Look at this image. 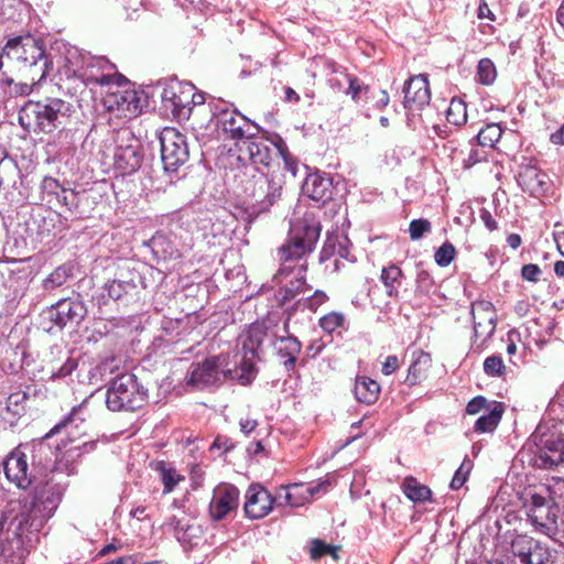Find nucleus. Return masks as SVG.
Instances as JSON below:
<instances>
[{"mask_svg": "<svg viewBox=\"0 0 564 564\" xmlns=\"http://www.w3.org/2000/svg\"><path fill=\"white\" fill-rule=\"evenodd\" d=\"M4 59L17 63L21 70H29L33 83H41L54 66L43 40L31 34L9 39L0 52V70L4 67Z\"/></svg>", "mask_w": 564, "mask_h": 564, "instance_id": "1", "label": "nucleus"}, {"mask_svg": "<svg viewBox=\"0 0 564 564\" xmlns=\"http://www.w3.org/2000/svg\"><path fill=\"white\" fill-rule=\"evenodd\" d=\"M519 456L538 468L558 466L564 463V434L547 424H539Z\"/></svg>", "mask_w": 564, "mask_h": 564, "instance_id": "2", "label": "nucleus"}, {"mask_svg": "<svg viewBox=\"0 0 564 564\" xmlns=\"http://www.w3.org/2000/svg\"><path fill=\"white\" fill-rule=\"evenodd\" d=\"M70 105L59 98L29 100L19 111L20 124L35 133H52L68 117Z\"/></svg>", "mask_w": 564, "mask_h": 564, "instance_id": "3", "label": "nucleus"}, {"mask_svg": "<svg viewBox=\"0 0 564 564\" xmlns=\"http://www.w3.org/2000/svg\"><path fill=\"white\" fill-rule=\"evenodd\" d=\"M210 121L215 126L219 138L234 141L240 147L246 140L252 139L260 132V127L232 109L223 100L209 102Z\"/></svg>", "mask_w": 564, "mask_h": 564, "instance_id": "4", "label": "nucleus"}, {"mask_svg": "<svg viewBox=\"0 0 564 564\" xmlns=\"http://www.w3.org/2000/svg\"><path fill=\"white\" fill-rule=\"evenodd\" d=\"M247 175V180L243 181V192L252 200L249 215L256 217L269 212L281 199L283 180L280 175H269L257 167H248Z\"/></svg>", "mask_w": 564, "mask_h": 564, "instance_id": "5", "label": "nucleus"}, {"mask_svg": "<svg viewBox=\"0 0 564 564\" xmlns=\"http://www.w3.org/2000/svg\"><path fill=\"white\" fill-rule=\"evenodd\" d=\"M319 223L305 217L291 225L289 239L279 249L281 264L302 263L303 258L311 253L319 238Z\"/></svg>", "mask_w": 564, "mask_h": 564, "instance_id": "6", "label": "nucleus"}, {"mask_svg": "<svg viewBox=\"0 0 564 564\" xmlns=\"http://www.w3.org/2000/svg\"><path fill=\"white\" fill-rule=\"evenodd\" d=\"M148 399L144 389L133 373H122L109 382L106 405L112 412H133L141 409Z\"/></svg>", "mask_w": 564, "mask_h": 564, "instance_id": "7", "label": "nucleus"}, {"mask_svg": "<svg viewBox=\"0 0 564 564\" xmlns=\"http://www.w3.org/2000/svg\"><path fill=\"white\" fill-rule=\"evenodd\" d=\"M231 376L228 357L224 355L208 357L202 362L192 365L186 376V384L195 389H204L223 383Z\"/></svg>", "mask_w": 564, "mask_h": 564, "instance_id": "8", "label": "nucleus"}, {"mask_svg": "<svg viewBox=\"0 0 564 564\" xmlns=\"http://www.w3.org/2000/svg\"><path fill=\"white\" fill-rule=\"evenodd\" d=\"M267 337L263 324L254 323L249 326L238 338L240 351V380L243 384L249 383L256 376L254 361L259 359V349Z\"/></svg>", "mask_w": 564, "mask_h": 564, "instance_id": "9", "label": "nucleus"}, {"mask_svg": "<svg viewBox=\"0 0 564 564\" xmlns=\"http://www.w3.org/2000/svg\"><path fill=\"white\" fill-rule=\"evenodd\" d=\"M161 160L165 172L174 173L189 158L186 137L172 127L164 128L160 133Z\"/></svg>", "mask_w": 564, "mask_h": 564, "instance_id": "10", "label": "nucleus"}, {"mask_svg": "<svg viewBox=\"0 0 564 564\" xmlns=\"http://www.w3.org/2000/svg\"><path fill=\"white\" fill-rule=\"evenodd\" d=\"M124 77L117 72L116 65L105 56H95L88 53L84 61V69L80 80L84 85H97L100 87H110L119 85Z\"/></svg>", "mask_w": 564, "mask_h": 564, "instance_id": "11", "label": "nucleus"}, {"mask_svg": "<svg viewBox=\"0 0 564 564\" xmlns=\"http://www.w3.org/2000/svg\"><path fill=\"white\" fill-rule=\"evenodd\" d=\"M123 139L122 135L121 143L117 144L111 153H108L110 147H107L102 151V156L106 164L112 165L122 175H129L140 167L142 154L137 140L128 138L130 142L123 144Z\"/></svg>", "mask_w": 564, "mask_h": 564, "instance_id": "12", "label": "nucleus"}, {"mask_svg": "<svg viewBox=\"0 0 564 564\" xmlns=\"http://www.w3.org/2000/svg\"><path fill=\"white\" fill-rule=\"evenodd\" d=\"M162 104L165 110L178 120H187L192 112L193 85L171 83L166 85L161 94Z\"/></svg>", "mask_w": 564, "mask_h": 564, "instance_id": "13", "label": "nucleus"}, {"mask_svg": "<svg viewBox=\"0 0 564 564\" xmlns=\"http://www.w3.org/2000/svg\"><path fill=\"white\" fill-rule=\"evenodd\" d=\"M122 83L107 87L104 106L118 118H133L140 112V98L131 89H121Z\"/></svg>", "mask_w": 564, "mask_h": 564, "instance_id": "14", "label": "nucleus"}, {"mask_svg": "<svg viewBox=\"0 0 564 564\" xmlns=\"http://www.w3.org/2000/svg\"><path fill=\"white\" fill-rule=\"evenodd\" d=\"M306 263L281 264L274 281L279 285V296L283 303L291 301L297 294L304 292Z\"/></svg>", "mask_w": 564, "mask_h": 564, "instance_id": "15", "label": "nucleus"}, {"mask_svg": "<svg viewBox=\"0 0 564 564\" xmlns=\"http://www.w3.org/2000/svg\"><path fill=\"white\" fill-rule=\"evenodd\" d=\"M86 315L87 307L78 297L62 299L47 311L48 319L59 329L67 325H79Z\"/></svg>", "mask_w": 564, "mask_h": 564, "instance_id": "16", "label": "nucleus"}, {"mask_svg": "<svg viewBox=\"0 0 564 564\" xmlns=\"http://www.w3.org/2000/svg\"><path fill=\"white\" fill-rule=\"evenodd\" d=\"M558 506L549 505L545 497L540 494H531L528 506V517L531 523L546 535L556 529Z\"/></svg>", "mask_w": 564, "mask_h": 564, "instance_id": "17", "label": "nucleus"}, {"mask_svg": "<svg viewBox=\"0 0 564 564\" xmlns=\"http://www.w3.org/2000/svg\"><path fill=\"white\" fill-rule=\"evenodd\" d=\"M59 501L61 491L57 485L46 482L43 487L37 488L30 510L33 518L31 525H35L34 521L36 520L40 521L39 525H41L44 520L50 519L54 514Z\"/></svg>", "mask_w": 564, "mask_h": 564, "instance_id": "18", "label": "nucleus"}, {"mask_svg": "<svg viewBox=\"0 0 564 564\" xmlns=\"http://www.w3.org/2000/svg\"><path fill=\"white\" fill-rule=\"evenodd\" d=\"M239 505V490L234 485L220 484L215 487L209 502V516L215 521L227 518Z\"/></svg>", "mask_w": 564, "mask_h": 564, "instance_id": "19", "label": "nucleus"}, {"mask_svg": "<svg viewBox=\"0 0 564 564\" xmlns=\"http://www.w3.org/2000/svg\"><path fill=\"white\" fill-rule=\"evenodd\" d=\"M245 512L249 519H262L275 506V494L272 495L259 484H252L246 491Z\"/></svg>", "mask_w": 564, "mask_h": 564, "instance_id": "20", "label": "nucleus"}, {"mask_svg": "<svg viewBox=\"0 0 564 564\" xmlns=\"http://www.w3.org/2000/svg\"><path fill=\"white\" fill-rule=\"evenodd\" d=\"M549 176L535 164L529 162L519 166L517 182L531 196H542L547 191Z\"/></svg>", "mask_w": 564, "mask_h": 564, "instance_id": "21", "label": "nucleus"}, {"mask_svg": "<svg viewBox=\"0 0 564 564\" xmlns=\"http://www.w3.org/2000/svg\"><path fill=\"white\" fill-rule=\"evenodd\" d=\"M3 469L8 480L15 484L17 487L26 489L31 485L26 455L21 447H17L10 453L3 463Z\"/></svg>", "mask_w": 564, "mask_h": 564, "instance_id": "22", "label": "nucleus"}, {"mask_svg": "<svg viewBox=\"0 0 564 564\" xmlns=\"http://www.w3.org/2000/svg\"><path fill=\"white\" fill-rule=\"evenodd\" d=\"M476 337L490 338L497 325V313L491 302L479 301L471 306Z\"/></svg>", "mask_w": 564, "mask_h": 564, "instance_id": "23", "label": "nucleus"}, {"mask_svg": "<svg viewBox=\"0 0 564 564\" xmlns=\"http://www.w3.org/2000/svg\"><path fill=\"white\" fill-rule=\"evenodd\" d=\"M403 105L409 109H421L430 104L431 93L427 76L420 74L411 77L404 86Z\"/></svg>", "mask_w": 564, "mask_h": 564, "instance_id": "24", "label": "nucleus"}, {"mask_svg": "<svg viewBox=\"0 0 564 564\" xmlns=\"http://www.w3.org/2000/svg\"><path fill=\"white\" fill-rule=\"evenodd\" d=\"M87 55L88 53L80 52L77 47H66L56 61L59 76L68 80H80Z\"/></svg>", "mask_w": 564, "mask_h": 564, "instance_id": "25", "label": "nucleus"}, {"mask_svg": "<svg viewBox=\"0 0 564 564\" xmlns=\"http://www.w3.org/2000/svg\"><path fill=\"white\" fill-rule=\"evenodd\" d=\"M90 398L91 395L84 399L78 405L73 406L70 412L51 429V431L45 435V438L58 434L62 431H65L67 434L70 435L75 431L79 430L82 424L87 420V417L90 416V413L88 411Z\"/></svg>", "mask_w": 564, "mask_h": 564, "instance_id": "26", "label": "nucleus"}, {"mask_svg": "<svg viewBox=\"0 0 564 564\" xmlns=\"http://www.w3.org/2000/svg\"><path fill=\"white\" fill-rule=\"evenodd\" d=\"M302 191L312 200L325 203L332 198L333 182L329 177L313 173L305 178Z\"/></svg>", "mask_w": 564, "mask_h": 564, "instance_id": "27", "label": "nucleus"}, {"mask_svg": "<svg viewBox=\"0 0 564 564\" xmlns=\"http://www.w3.org/2000/svg\"><path fill=\"white\" fill-rule=\"evenodd\" d=\"M273 345L286 371L294 370L302 349L301 341L288 334L285 336H278Z\"/></svg>", "mask_w": 564, "mask_h": 564, "instance_id": "28", "label": "nucleus"}, {"mask_svg": "<svg viewBox=\"0 0 564 564\" xmlns=\"http://www.w3.org/2000/svg\"><path fill=\"white\" fill-rule=\"evenodd\" d=\"M306 492V485L302 482L281 486L275 491V507H302L308 502Z\"/></svg>", "mask_w": 564, "mask_h": 564, "instance_id": "29", "label": "nucleus"}, {"mask_svg": "<svg viewBox=\"0 0 564 564\" xmlns=\"http://www.w3.org/2000/svg\"><path fill=\"white\" fill-rule=\"evenodd\" d=\"M141 276L135 273L129 280L116 279L106 285L108 296L115 301H133L138 295Z\"/></svg>", "mask_w": 564, "mask_h": 564, "instance_id": "30", "label": "nucleus"}, {"mask_svg": "<svg viewBox=\"0 0 564 564\" xmlns=\"http://www.w3.org/2000/svg\"><path fill=\"white\" fill-rule=\"evenodd\" d=\"M241 143L246 147V150L239 147V151L246 153L253 165L252 167H256V165L268 166L271 161V149L268 144L264 141L256 140V137Z\"/></svg>", "mask_w": 564, "mask_h": 564, "instance_id": "31", "label": "nucleus"}, {"mask_svg": "<svg viewBox=\"0 0 564 564\" xmlns=\"http://www.w3.org/2000/svg\"><path fill=\"white\" fill-rule=\"evenodd\" d=\"M431 362L432 360L429 354L423 350H415L412 355V361L408 369L405 383L409 386L420 383L426 377Z\"/></svg>", "mask_w": 564, "mask_h": 564, "instance_id": "32", "label": "nucleus"}, {"mask_svg": "<svg viewBox=\"0 0 564 564\" xmlns=\"http://www.w3.org/2000/svg\"><path fill=\"white\" fill-rule=\"evenodd\" d=\"M31 83L26 82H14V79L8 75L3 69L0 70V90L3 94L4 98H17V97H25L29 96L33 87L39 83H33L30 78Z\"/></svg>", "mask_w": 564, "mask_h": 564, "instance_id": "33", "label": "nucleus"}, {"mask_svg": "<svg viewBox=\"0 0 564 564\" xmlns=\"http://www.w3.org/2000/svg\"><path fill=\"white\" fill-rule=\"evenodd\" d=\"M503 410L502 403L492 401V408L476 420L474 431L479 434L494 432L502 417Z\"/></svg>", "mask_w": 564, "mask_h": 564, "instance_id": "34", "label": "nucleus"}, {"mask_svg": "<svg viewBox=\"0 0 564 564\" xmlns=\"http://www.w3.org/2000/svg\"><path fill=\"white\" fill-rule=\"evenodd\" d=\"M354 393L359 402L365 404H372L379 398L380 386L377 381L368 377H357L355 381Z\"/></svg>", "mask_w": 564, "mask_h": 564, "instance_id": "35", "label": "nucleus"}, {"mask_svg": "<svg viewBox=\"0 0 564 564\" xmlns=\"http://www.w3.org/2000/svg\"><path fill=\"white\" fill-rule=\"evenodd\" d=\"M74 275V265L72 263H63L55 268L42 282L45 292H53L66 284Z\"/></svg>", "mask_w": 564, "mask_h": 564, "instance_id": "36", "label": "nucleus"}, {"mask_svg": "<svg viewBox=\"0 0 564 564\" xmlns=\"http://www.w3.org/2000/svg\"><path fill=\"white\" fill-rule=\"evenodd\" d=\"M402 280H403V273H402L401 269L395 264L386 267L381 271V282L383 283V285L386 288V293L390 297L398 296L399 288L402 284Z\"/></svg>", "mask_w": 564, "mask_h": 564, "instance_id": "37", "label": "nucleus"}, {"mask_svg": "<svg viewBox=\"0 0 564 564\" xmlns=\"http://www.w3.org/2000/svg\"><path fill=\"white\" fill-rule=\"evenodd\" d=\"M156 470L159 471L161 481L164 486V494H170L180 481L184 480V477L180 475L174 467L164 462H160L158 464Z\"/></svg>", "mask_w": 564, "mask_h": 564, "instance_id": "38", "label": "nucleus"}, {"mask_svg": "<svg viewBox=\"0 0 564 564\" xmlns=\"http://www.w3.org/2000/svg\"><path fill=\"white\" fill-rule=\"evenodd\" d=\"M175 522V536L184 545L197 544L200 529L197 525L183 523L181 520H173Z\"/></svg>", "mask_w": 564, "mask_h": 564, "instance_id": "39", "label": "nucleus"}, {"mask_svg": "<svg viewBox=\"0 0 564 564\" xmlns=\"http://www.w3.org/2000/svg\"><path fill=\"white\" fill-rule=\"evenodd\" d=\"M26 401V394L24 392H13L6 401V416L8 421H15L24 412V403Z\"/></svg>", "mask_w": 564, "mask_h": 564, "instance_id": "40", "label": "nucleus"}, {"mask_svg": "<svg viewBox=\"0 0 564 564\" xmlns=\"http://www.w3.org/2000/svg\"><path fill=\"white\" fill-rule=\"evenodd\" d=\"M403 488L404 495L414 502L427 501L432 495L429 487L419 484L414 478H406Z\"/></svg>", "mask_w": 564, "mask_h": 564, "instance_id": "41", "label": "nucleus"}, {"mask_svg": "<svg viewBox=\"0 0 564 564\" xmlns=\"http://www.w3.org/2000/svg\"><path fill=\"white\" fill-rule=\"evenodd\" d=\"M502 129L498 123H489L477 134L478 144L482 148H492L501 138Z\"/></svg>", "mask_w": 564, "mask_h": 564, "instance_id": "42", "label": "nucleus"}, {"mask_svg": "<svg viewBox=\"0 0 564 564\" xmlns=\"http://www.w3.org/2000/svg\"><path fill=\"white\" fill-rule=\"evenodd\" d=\"M446 120L451 124L462 126L467 121V107L460 99H452L446 111Z\"/></svg>", "mask_w": 564, "mask_h": 564, "instance_id": "43", "label": "nucleus"}, {"mask_svg": "<svg viewBox=\"0 0 564 564\" xmlns=\"http://www.w3.org/2000/svg\"><path fill=\"white\" fill-rule=\"evenodd\" d=\"M536 540L528 535H518L511 543L512 554L520 560V563L524 561L528 554L533 547H536Z\"/></svg>", "mask_w": 564, "mask_h": 564, "instance_id": "44", "label": "nucleus"}, {"mask_svg": "<svg viewBox=\"0 0 564 564\" xmlns=\"http://www.w3.org/2000/svg\"><path fill=\"white\" fill-rule=\"evenodd\" d=\"M497 77L496 66L489 58H482L477 65V79L482 85H491Z\"/></svg>", "mask_w": 564, "mask_h": 564, "instance_id": "45", "label": "nucleus"}, {"mask_svg": "<svg viewBox=\"0 0 564 564\" xmlns=\"http://www.w3.org/2000/svg\"><path fill=\"white\" fill-rule=\"evenodd\" d=\"M552 558V553L549 547L544 546L541 542H536V547H533L522 564H547Z\"/></svg>", "mask_w": 564, "mask_h": 564, "instance_id": "46", "label": "nucleus"}, {"mask_svg": "<svg viewBox=\"0 0 564 564\" xmlns=\"http://www.w3.org/2000/svg\"><path fill=\"white\" fill-rule=\"evenodd\" d=\"M275 148L283 160L284 169L291 173L292 176H296L297 173V162L289 152L286 144L284 141L278 137V141L275 142Z\"/></svg>", "mask_w": 564, "mask_h": 564, "instance_id": "47", "label": "nucleus"}, {"mask_svg": "<svg viewBox=\"0 0 564 564\" xmlns=\"http://www.w3.org/2000/svg\"><path fill=\"white\" fill-rule=\"evenodd\" d=\"M345 323V316L341 313L338 312H330L319 319V326L324 332L333 333L337 328H340L344 326Z\"/></svg>", "mask_w": 564, "mask_h": 564, "instance_id": "48", "label": "nucleus"}, {"mask_svg": "<svg viewBox=\"0 0 564 564\" xmlns=\"http://www.w3.org/2000/svg\"><path fill=\"white\" fill-rule=\"evenodd\" d=\"M455 254L454 245L446 241L435 251L434 259L440 267H447L454 260Z\"/></svg>", "mask_w": 564, "mask_h": 564, "instance_id": "49", "label": "nucleus"}, {"mask_svg": "<svg viewBox=\"0 0 564 564\" xmlns=\"http://www.w3.org/2000/svg\"><path fill=\"white\" fill-rule=\"evenodd\" d=\"M306 485V498L311 501L315 497H321L325 495L329 488L333 487V481L330 477L321 478L315 484H305Z\"/></svg>", "mask_w": 564, "mask_h": 564, "instance_id": "50", "label": "nucleus"}, {"mask_svg": "<svg viewBox=\"0 0 564 564\" xmlns=\"http://www.w3.org/2000/svg\"><path fill=\"white\" fill-rule=\"evenodd\" d=\"M484 371L491 377H500L505 372V364L499 356H489L484 361Z\"/></svg>", "mask_w": 564, "mask_h": 564, "instance_id": "51", "label": "nucleus"}, {"mask_svg": "<svg viewBox=\"0 0 564 564\" xmlns=\"http://www.w3.org/2000/svg\"><path fill=\"white\" fill-rule=\"evenodd\" d=\"M432 229L431 223L427 219H413L409 226V234L412 240L421 239L424 234L430 232Z\"/></svg>", "mask_w": 564, "mask_h": 564, "instance_id": "52", "label": "nucleus"}, {"mask_svg": "<svg viewBox=\"0 0 564 564\" xmlns=\"http://www.w3.org/2000/svg\"><path fill=\"white\" fill-rule=\"evenodd\" d=\"M492 408V402H489L485 397L478 395L471 399L466 406L468 414H482Z\"/></svg>", "mask_w": 564, "mask_h": 564, "instance_id": "53", "label": "nucleus"}, {"mask_svg": "<svg viewBox=\"0 0 564 564\" xmlns=\"http://www.w3.org/2000/svg\"><path fill=\"white\" fill-rule=\"evenodd\" d=\"M347 80L348 88L346 94L350 95L354 100L360 99L361 96L367 93L368 86H366L359 78L347 75Z\"/></svg>", "mask_w": 564, "mask_h": 564, "instance_id": "54", "label": "nucleus"}, {"mask_svg": "<svg viewBox=\"0 0 564 564\" xmlns=\"http://www.w3.org/2000/svg\"><path fill=\"white\" fill-rule=\"evenodd\" d=\"M434 286V280L432 275L425 271L421 270L416 275V289L415 292L421 295H427Z\"/></svg>", "mask_w": 564, "mask_h": 564, "instance_id": "55", "label": "nucleus"}, {"mask_svg": "<svg viewBox=\"0 0 564 564\" xmlns=\"http://www.w3.org/2000/svg\"><path fill=\"white\" fill-rule=\"evenodd\" d=\"M549 494L553 505H564V479L554 478L552 484L549 485Z\"/></svg>", "mask_w": 564, "mask_h": 564, "instance_id": "56", "label": "nucleus"}, {"mask_svg": "<svg viewBox=\"0 0 564 564\" xmlns=\"http://www.w3.org/2000/svg\"><path fill=\"white\" fill-rule=\"evenodd\" d=\"M471 463L469 460H464L460 467L456 470L455 475L451 481V488L453 490H458L466 481L467 476L470 471Z\"/></svg>", "mask_w": 564, "mask_h": 564, "instance_id": "57", "label": "nucleus"}, {"mask_svg": "<svg viewBox=\"0 0 564 564\" xmlns=\"http://www.w3.org/2000/svg\"><path fill=\"white\" fill-rule=\"evenodd\" d=\"M57 199L69 210H72L73 208H77L78 206L79 193L73 189L62 188V191L59 192V197H57Z\"/></svg>", "mask_w": 564, "mask_h": 564, "instance_id": "58", "label": "nucleus"}, {"mask_svg": "<svg viewBox=\"0 0 564 564\" xmlns=\"http://www.w3.org/2000/svg\"><path fill=\"white\" fill-rule=\"evenodd\" d=\"M325 554H332L334 557H336V549L325 544L324 542L319 540H314L312 542L311 547V557L312 558H319Z\"/></svg>", "mask_w": 564, "mask_h": 564, "instance_id": "59", "label": "nucleus"}, {"mask_svg": "<svg viewBox=\"0 0 564 564\" xmlns=\"http://www.w3.org/2000/svg\"><path fill=\"white\" fill-rule=\"evenodd\" d=\"M76 368L77 361L73 358H67V360L58 369L52 371L51 378L53 380L64 379L70 376Z\"/></svg>", "mask_w": 564, "mask_h": 564, "instance_id": "60", "label": "nucleus"}, {"mask_svg": "<svg viewBox=\"0 0 564 564\" xmlns=\"http://www.w3.org/2000/svg\"><path fill=\"white\" fill-rule=\"evenodd\" d=\"M328 300V296L323 291H315L313 295L307 296L304 306L310 311L315 312L317 308Z\"/></svg>", "mask_w": 564, "mask_h": 564, "instance_id": "61", "label": "nucleus"}, {"mask_svg": "<svg viewBox=\"0 0 564 564\" xmlns=\"http://www.w3.org/2000/svg\"><path fill=\"white\" fill-rule=\"evenodd\" d=\"M41 188L43 192L47 193L48 195H55L56 197H59V192L62 191V186L59 182L52 177V176H45L42 180Z\"/></svg>", "mask_w": 564, "mask_h": 564, "instance_id": "62", "label": "nucleus"}, {"mask_svg": "<svg viewBox=\"0 0 564 564\" xmlns=\"http://www.w3.org/2000/svg\"><path fill=\"white\" fill-rule=\"evenodd\" d=\"M522 278L530 282H536L541 274V269L538 264H524L521 270Z\"/></svg>", "mask_w": 564, "mask_h": 564, "instance_id": "63", "label": "nucleus"}, {"mask_svg": "<svg viewBox=\"0 0 564 564\" xmlns=\"http://www.w3.org/2000/svg\"><path fill=\"white\" fill-rule=\"evenodd\" d=\"M399 359L395 355H390L386 358L382 365V373L386 376H390L399 368Z\"/></svg>", "mask_w": 564, "mask_h": 564, "instance_id": "64", "label": "nucleus"}]
</instances>
